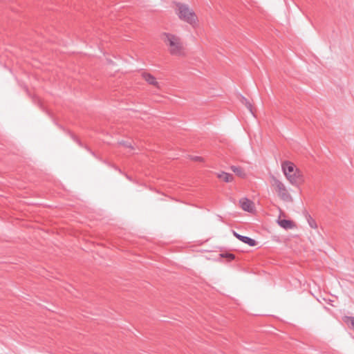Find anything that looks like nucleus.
<instances>
[{"instance_id":"1a4fd4ad","label":"nucleus","mask_w":354,"mask_h":354,"mask_svg":"<svg viewBox=\"0 0 354 354\" xmlns=\"http://www.w3.org/2000/svg\"><path fill=\"white\" fill-rule=\"evenodd\" d=\"M277 222L280 227H281L286 230L291 229L294 227V224H293L292 221H291L290 220H286V219L278 220Z\"/></svg>"},{"instance_id":"9b49d317","label":"nucleus","mask_w":354,"mask_h":354,"mask_svg":"<svg viewBox=\"0 0 354 354\" xmlns=\"http://www.w3.org/2000/svg\"><path fill=\"white\" fill-rule=\"evenodd\" d=\"M242 102L246 106L248 111L253 115L252 106L250 102L244 97H242Z\"/></svg>"},{"instance_id":"39448f33","label":"nucleus","mask_w":354,"mask_h":354,"mask_svg":"<svg viewBox=\"0 0 354 354\" xmlns=\"http://www.w3.org/2000/svg\"><path fill=\"white\" fill-rule=\"evenodd\" d=\"M239 204L242 209L244 211L252 212L254 210V203L246 198L240 199Z\"/></svg>"},{"instance_id":"0eeeda50","label":"nucleus","mask_w":354,"mask_h":354,"mask_svg":"<svg viewBox=\"0 0 354 354\" xmlns=\"http://www.w3.org/2000/svg\"><path fill=\"white\" fill-rule=\"evenodd\" d=\"M233 234L239 241H242L244 243L249 245L250 246H255L257 245V241L254 239H252L248 236L241 235L235 231H233Z\"/></svg>"},{"instance_id":"423d86ee","label":"nucleus","mask_w":354,"mask_h":354,"mask_svg":"<svg viewBox=\"0 0 354 354\" xmlns=\"http://www.w3.org/2000/svg\"><path fill=\"white\" fill-rule=\"evenodd\" d=\"M142 77L149 84L153 85L157 88H160V84L156 80V78L151 74L148 73H142Z\"/></svg>"},{"instance_id":"9d476101","label":"nucleus","mask_w":354,"mask_h":354,"mask_svg":"<svg viewBox=\"0 0 354 354\" xmlns=\"http://www.w3.org/2000/svg\"><path fill=\"white\" fill-rule=\"evenodd\" d=\"M231 169L239 176L241 178H244L245 176V174L242 168L236 166H232Z\"/></svg>"},{"instance_id":"20e7f679","label":"nucleus","mask_w":354,"mask_h":354,"mask_svg":"<svg viewBox=\"0 0 354 354\" xmlns=\"http://www.w3.org/2000/svg\"><path fill=\"white\" fill-rule=\"evenodd\" d=\"M271 186L274 188L281 200L287 203H292L293 201V198L285 184L274 176L271 178Z\"/></svg>"},{"instance_id":"f03ea898","label":"nucleus","mask_w":354,"mask_h":354,"mask_svg":"<svg viewBox=\"0 0 354 354\" xmlns=\"http://www.w3.org/2000/svg\"><path fill=\"white\" fill-rule=\"evenodd\" d=\"M281 169L287 180L292 185H298L301 180L302 175L294 163L284 161L281 164Z\"/></svg>"},{"instance_id":"f8f14e48","label":"nucleus","mask_w":354,"mask_h":354,"mask_svg":"<svg viewBox=\"0 0 354 354\" xmlns=\"http://www.w3.org/2000/svg\"><path fill=\"white\" fill-rule=\"evenodd\" d=\"M346 320L350 322V324L353 329L354 330V317H346Z\"/></svg>"},{"instance_id":"2eb2a0df","label":"nucleus","mask_w":354,"mask_h":354,"mask_svg":"<svg viewBox=\"0 0 354 354\" xmlns=\"http://www.w3.org/2000/svg\"><path fill=\"white\" fill-rule=\"evenodd\" d=\"M309 225L313 228H315L316 227V225L315 224V221H309Z\"/></svg>"},{"instance_id":"6e6552de","label":"nucleus","mask_w":354,"mask_h":354,"mask_svg":"<svg viewBox=\"0 0 354 354\" xmlns=\"http://www.w3.org/2000/svg\"><path fill=\"white\" fill-rule=\"evenodd\" d=\"M217 177L226 183L232 182L233 180V176L230 174L222 171L217 174Z\"/></svg>"},{"instance_id":"4468645a","label":"nucleus","mask_w":354,"mask_h":354,"mask_svg":"<svg viewBox=\"0 0 354 354\" xmlns=\"http://www.w3.org/2000/svg\"><path fill=\"white\" fill-rule=\"evenodd\" d=\"M192 159L193 160H195V161H201V160H202V158H201V157H200V156H193V157L192 158Z\"/></svg>"},{"instance_id":"dca6fc26","label":"nucleus","mask_w":354,"mask_h":354,"mask_svg":"<svg viewBox=\"0 0 354 354\" xmlns=\"http://www.w3.org/2000/svg\"><path fill=\"white\" fill-rule=\"evenodd\" d=\"M228 257H229V258H230V259H233L234 258V254H228Z\"/></svg>"},{"instance_id":"f3484780","label":"nucleus","mask_w":354,"mask_h":354,"mask_svg":"<svg viewBox=\"0 0 354 354\" xmlns=\"http://www.w3.org/2000/svg\"><path fill=\"white\" fill-rule=\"evenodd\" d=\"M71 288V286H69V287H68V288H67L68 291L71 292V289H70Z\"/></svg>"},{"instance_id":"f257e3e1","label":"nucleus","mask_w":354,"mask_h":354,"mask_svg":"<svg viewBox=\"0 0 354 354\" xmlns=\"http://www.w3.org/2000/svg\"><path fill=\"white\" fill-rule=\"evenodd\" d=\"M162 39L171 55L177 57L185 55V48L179 37L171 33L165 32L162 35Z\"/></svg>"},{"instance_id":"ddd939ff","label":"nucleus","mask_w":354,"mask_h":354,"mask_svg":"<svg viewBox=\"0 0 354 354\" xmlns=\"http://www.w3.org/2000/svg\"><path fill=\"white\" fill-rule=\"evenodd\" d=\"M121 145H123L124 147H127V148H131L132 149V146H131V144L130 142H120Z\"/></svg>"},{"instance_id":"7ed1b4c3","label":"nucleus","mask_w":354,"mask_h":354,"mask_svg":"<svg viewBox=\"0 0 354 354\" xmlns=\"http://www.w3.org/2000/svg\"><path fill=\"white\" fill-rule=\"evenodd\" d=\"M176 14L179 19L194 26L197 22L195 12L186 4L178 3L176 4Z\"/></svg>"}]
</instances>
